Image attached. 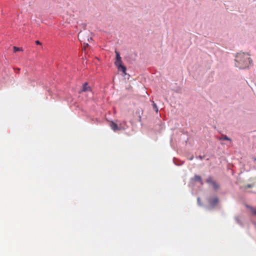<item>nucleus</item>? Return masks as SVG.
I'll return each mask as SVG.
<instances>
[{
  "instance_id": "2eb2a0df",
  "label": "nucleus",
  "mask_w": 256,
  "mask_h": 256,
  "mask_svg": "<svg viewBox=\"0 0 256 256\" xmlns=\"http://www.w3.org/2000/svg\"><path fill=\"white\" fill-rule=\"evenodd\" d=\"M251 210L252 212L256 216V210L254 209V208H251Z\"/></svg>"
},
{
  "instance_id": "412c9836",
  "label": "nucleus",
  "mask_w": 256,
  "mask_h": 256,
  "mask_svg": "<svg viewBox=\"0 0 256 256\" xmlns=\"http://www.w3.org/2000/svg\"><path fill=\"white\" fill-rule=\"evenodd\" d=\"M192 160V157L190 158V160Z\"/></svg>"
},
{
  "instance_id": "a211bd4d",
  "label": "nucleus",
  "mask_w": 256,
  "mask_h": 256,
  "mask_svg": "<svg viewBox=\"0 0 256 256\" xmlns=\"http://www.w3.org/2000/svg\"><path fill=\"white\" fill-rule=\"evenodd\" d=\"M124 125H126V122H124Z\"/></svg>"
},
{
  "instance_id": "f03ea898",
  "label": "nucleus",
  "mask_w": 256,
  "mask_h": 256,
  "mask_svg": "<svg viewBox=\"0 0 256 256\" xmlns=\"http://www.w3.org/2000/svg\"><path fill=\"white\" fill-rule=\"evenodd\" d=\"M91 34L89 32H80L78 34V38L79 40L84 42V48L85 50L86 46H88V42L90 40H92Z\"/></svg>"
},
{
  "instance_id": "6ab92c4d",
  "label": "nucleus",
  "mask_w": 256,
  "mask_h": 256,
  "mask_svg": "<svg viewBox=\"0 0 256 256\" xmlns=\"http://www.w3.org/2000/svg\"><path fill=\"white\" fill-rule=\"evenodd\" d=\"M20 70L19 68H18V70H17V72L20 71Z\"/></svg>"
},
{
  "instance_id": "6e6552de",
  "label": "nucleus",
  "mask_w": 256,
  "mask_h": 256,
  "mask_svg": "<svg viewBox=\"0 0 256 256\" xmlns=\"http://www.w3.org/2000/svg\"><path fill=\"white\" fill-rule=\"evenodd\" d=\"M115 52L116 54V60L120 61V60H122V59H121V57L120 56L119 52L116 50L115 51Z\"/></svg>"
},
{
  "instance_id": "9b49d317",
  "label": "nucleus",
  "mask_w": 256,
  "mask_h": 256,
  "mask_svg": "<svg viewBox=\"0 0 256 256\" xmlns=\"http://www.w3.org/2000/svg\"><path fill=\"white\" fill-rule=\"evenodd\" d=\"M220 140H230V139L228 137L226 136H224L220 138Z\"/></svg>"
},
{
  "instance_id": "1a4fd4ad",
  "label": "nucleus",
  "mask_w": 256,
  "mask_h": 256,
  "mask_svg": "<svg viewBox=\"0 0 256 256\" xmlns=\"http://www.w3.org/2000/svg\"><path fill=\"white\" fill-rule=\"evenodd\" d=\"M14 52L22 50V48H18V47H16V46L14 47Z\"/></svg>"
},
{
  "instance_id": "f3484780",
  "label": "nucleus",
  "mask_w": 256,
  "mask_h": 256,
  "mask_svg": "<svg viewBox=\"0 0 256 256\" xmlns=\"http://www.w3.org/2000/svg\"><path fill=\"white\" fill-rule=\"evenodd\" d=\"M254 160L255 162L256 161V158H254Z\"/></svg>"
},
{
  "instance_id": "dca6fc26",
  "label": "nucleus",
  "mask_w": 256,
  "mask_h": 256,
  "mask_svg": "<svg viewBox=\"0 0 256 256\" xmlns=\"http://www.w3.org/2000/svg\"><path fill=\"white\" fill-rule=\"evenodd\" d=\"M36 44H39V45H41L42 44L41 42L39 40H36Z\"/></svg>"
},
{
  "instance_id": "0eeeda50",
  "label": "nucleus",
  "mask_w": 256,
  "mask_h": 256,
  "mask_svg": "<svg viewBox=\"0 0 256 256\" xmlns=\"http://www.w3.org/2000/svg\"><path fill=\"white\" fill-rule=\"evenodd\" d=\"M192 180L194 182H200L202 184V182L201 177L198 175H195L193 178L192 179Z\"/></svg>"
},
{
  "instance_id": "aec40b11",
  "label": "nucleus",
  "mask_w": 256,
  "mask_h": 256,
  "mask_svg": "<svg viewBox=\"0 0 256 256\" xmlns=\"http://www.w3.org/2000/svg\"><path fill=\"white\" fill-rule=\"evenodd\" d=\"M20 70L19 68H18V70H17V72L20 71Z\"/></svg>"
},
{
  "instance_id": "39448f33",
  "label": "nucleus",
  "mask_w": 256,
  "mask_h": 256,
  "mask_svg": "<svg viewBox=\"0 0 256 256\" xmlns=\"http://www.w3.org/2000/svg\"><path fill=\"white\" fill-rule=\"evenodd\" d=\"M88 82H85L84 84L82 85V90L81 91L79 92V94H81L82 92H91L92 91L91 88L90 86H88Z\"/></svg>"
},
{
  "instance_id": "f8f14e48",
  "label": "nucleus",
  "mask_w": 256,
  "mask_h": 256,
  "mask_svg": "<svg viewBox=\"0 0 256 256\" xmlns=\"http://www.w3.org/2000/svg\"><path fill=\"white\" fill-rule=\"evenodd\" d=\"M206 181L208 183L211 184H213V182H214L211 178H207Z\"/></svg>"
},
{
  "instance_id": "9d476101",
  "label": "nucleus",
  "mask_w": 256,
  "mask_h": 256,
  "mask_svg": "<svg viewBox=\"0 0 256 256\" xmlns=\"http://www.w3.org/2000/svg\"><path fill=\"white\" fill-rule=\"evenodd\" d=\"M152 106L156 112H158V108L157 107L156 104L154 102H152Z\"/></svg>"
},
{
  "instance_id": "423d86ee",
  "label": "nucleus",
  "mask_w": 256,
  "mask_h": 256,
  "mask_svg": "<svg viewBox=\"0 0 256 256\" xmlns=\"http://www.w3.org/2000/svg\"><path fill=\"white\" fill-rule=\"evenodd\" d=\"M209 202L212 206H214L218 203V200L217 198H214L210 199Z\"/></svg>"
},
{
  "instance_id": "f257e3e1",
  "label": "nucleus",
  "mask_w": 256,
  "mask_h": 256,
  "mask_svg": "<svg viewBox=\"0 0 256 256\" xmlns=\"http://www.w3.org/2000/svg\"><path fill=\"white\" fill-rule=\"evenodd\" d=\"M235 65L240 69H244L248 68L252 62L250 55L247 53L239 52L236 56Z\"/></svg>"
},
{
  "instance_id": "20e7f679",
  "label": "nucleus",
  "mask_w": 256,
  "mask_h": 256,
  "mask_svg": "<svg viewBox=\"0 0 256 256\" xmlns=\"http://www.w3.org/2000/svg\"><path fill=\"white\" fill-rule=\"evenodd\" d=\"M115 64L118 67V70H121L124 74H126V68L122 65V60H120V61L116 60Z\"/></svg>"
},
{
  "instance_id": "4468645a",
  "label": "nucleus",
  "mask_w": 256,
  "mask_h": 256,
  "mask_svg": "<svg viewBox=\"0 0 256 256\" xmlns=\"http://www.w3.org/2000/svg\"><path fill=\"white\" fill-rule=\"evenodd\" d=\"M252 184H247L246 186H244V188L245 189H248V188H251L252 187Z\"/></svg>"
},
{
  "instance_id": "7ed1b4c3",
  "label": "nucleus",
  "mask_w": 256,
  "mask_h": 256,
  "mask_svg": "<svg viewBox=\"0 0 256 256\" xmlns=\"http://www.w3.org/2000/svg\"><path fill=\"white\" fill-rule=\"evenodd\" d=\"M110 126L111 127L112 129L114 131L124 130L126 128L124 126H122V124H120V126H118V124L114 122H110Z\"/></svg>"
},
{
  "instance_id": "ddd939ff",
  "label": "nucleus",
  "mask_w": 256,
  "mask_h": 256,
  "mask_svg": "<svg viewBox=\"0 0 256 256\" xmlns=\"http://www.w3.org/2000/svg\"><path fill=\"white\" fill-rule=\"evenodd\" d=\"M212 185L214 189H216L218 188V186L215 182H213Z\"/></svg>"
}]
</instances>
